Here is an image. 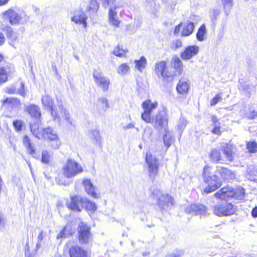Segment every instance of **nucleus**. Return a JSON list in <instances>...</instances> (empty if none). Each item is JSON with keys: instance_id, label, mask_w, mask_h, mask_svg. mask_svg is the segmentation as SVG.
<instances>
[{"instance_id": "obj_1", "label": "nucleus", "mask_w": 257, "mask_h": 257, "mask_svg": "<svg viewBox=\"0 0 257 257\" xmlns=\"http://www.w3.org/2000/svg\"><path fill=\"white\" fill-rule=\"evenodd\" d=\"M31 132L39 140L45 139L49 141V145L53 149H58L61 142L56 132L50 127L41 128L38 122L30 124Z\"/></svg>"}, {"instance_id": "obj_2", "label": "nucleus", "mask_w": 257, "mask_h": 257, "mask_svg": "<svg viewBox=\"0 0 257 257\" xmlns=\"http://www.w3.org/2000/svg\"><path fill=\"white\" fill-rule=\"evenodd\" d=\"M203 181L208 184L204 189V192L209 193L215 191L221 186V182L216 174L212 172L211 168L205 166L202 174Z\"/></svg>"}, {"instance_id": "obj_3", "label": "nucleus", "mask_w": 257, "mask_h": 257, "mask_svg": "<svg viewBox=\"0 0 257 257\" xmlns=\"http://www.w3.org/2000/svg\"><path fill=\"white\" fill-rule=\"evenodd\" d=\"M4 19L8 20L12 25H23L29 19V17L25 13H19L13 9H9L2 14Z\"/></svg>"}, {"instance_id": "obj_4", "label": "nucleus", "mask_w": 257, "mask_h": 257, "mask_svg": "<svg viewBox=\"0 0 257 257\" xmlns=\"http://www.w3.org/2000/svg\"><path fill=\"white\" fill-rule=\"evenodd\" d=\"M63 175L67 178H72L83 172L81 166L72 159H68L62 168Z\"/></svg>"}, {"instance_id": "obj_5", "label": "nucleus", "mask_w": 257, "mask_h": 257, "mask_svg": "<svg viewBox=\"0 0 257 257\" xmlns=\"http://www.w3.org/2000/svg\"><path fill=\"white\" fill-rule=\"evenodd\" d=\"M151 123L157 130L161 131H166L168 128V117L164 109L160 110L155 116L150 118L149 121H145Z\"/></svg>"}, {"instance_id": "obj_6", "label": "nucleus", "mask_w": 257, "mask_h": 257, "mask_svg": "<svg viewBox=\"0 0 257 257\" xmlns=\"http://www.w3.org/2000/svg\"><path fill=\"white\" fill-rule=\"evenodd\" d=\"M236 211V208L232 204L224 203L217 204L213 207V213L217 216H229Z\"/></svg>"}, {"instance_id": "obj_7", "label": "nucleus", "mask_w": 257, "mask_h": 257, "mask_svg": "<svg viewBox=\"0 0 257 257\" xmlns=\"http://www.w3.org/2000/svg\"><path fill=\"white\" fill-rule=\"evenodd\" d=\"M146 160L148 166L149 176L150 177L154 178L159 171L158 160L150 153H148L146 154Z\"/></svg>"}, {"instance_id": "obj_8", "label": "nucleus", "mask_w": 257, "mask_h": 257, "mask_svg": "<svg viewBox=\"0 0 257 257\" xmlns=\"http://www.w3.org/2000/svg\"><path fill=\"white\" fill-rule=\"evenodd\" d=\"M93 76L96 84L100 87L103 92L108 91L110 84L109 78L104 76L102 73L95 70Z\"/></svg>"}, {"instance_id": "obj_9", "label": "nucleus", "mask_w": 257, "mask_h": 257, "mask_svg": "<svg viewBox=\"0 0 257 257\" xmlns=\"http://www.w3.org/2000/svg\"><path fill=\"white\" fill-rule=\"evenodd\" d=\"M142 106L144 111L141 114V118L144 121H149L151 117V114L152 111L157 108L158 103L152 102L151 100H148L144 101Z\"/></svg>"}, {"instance_id": "obj_10", "label": "nucleus", "mask_w": 257, "mask_h": 257, "mask_svg": "<svg viewBox=\"0 0 257 257\" xmlns=\"http://www.w3.org/2000/svg\"><path fill=\"white\" fill-rule=\"evenodd\" d=\"M85 200L77 196L71 197L70 201L67 203L68 208L75 211H80L81 208L84 207V201Z\"/></svg>"}, {"instance_id": "obj_11", "label": "nucleus", "mask_w": 257, "mask_h": 257, "mask_svg": "<svg viewBox=\"0 0 257 257\" xmlns=\"http://www.w3.org/2000/svg\"><path fill=\"white\" fill-rule=\"evenodd\" d=\"M79 240L86 243L90 238V228L85 223L81 222L78 226Z\"/></svg>"}, {"instance_id": "obj_12", "label": "nucleus", "mask_w": 257, "mask_h": 257, "mask_svg": "<svg viewBox=\"0 0 257 257\" xmlns=\"http://www.w3.org/2000/svg\"><path fill=\"white\" fill-rule=\"evenodd\" d=\"M207 208L202 204H191L185 209V212L192 215H205Z\"/></svg>"}, {"instance_id": "obj_13", "label": "nucleus", "mask_w": 257, "mask_h": 257, "mask_svg": "<svg viewBox=\"0 0 257 257\" xmlns=\"http://www.w3.org/2000/svg\"><path fill=\"white\" fill-rule=\"evenodd\" d=\"M199 50V48L197 45H190L187 46L183 52H182L180 56L183 60H187L192 58L196 55Z\"/></svg>"}, {"instance_id": "obj_14", "label": "nucleus", "mask_w": 257, "mask_h": 257, "mask_svg": "<svg viewBox=\"0 0 257 257\" xmlns=\"http://www.w3.org/2000/svg\"><path fill=\"white\" fill-rule=\"evenodd\" d=\"M235 190L231 187H223L217 192L214 196L216 198L222 200L228 199L234 196Z\"/></svg>"}, {"instance_id": "obj_15", "label": "nucleus", "mask_w": 257, "mask_h": 257, "mask_svg": "<svg viewBox=\"0 0 257 257\" xmlns=\"http://www.w3.org/2000/svg\"><path fill=\"white\" fill-rule=\"evenodd\" d=\"M1 103L3 106H7L12 109L18 110L21 108V101L15 97H9L2 99Z\"/></svg>"}, {"instance_id": "obj_16", "label": "nucleus", "mask_w": 257, "mask_h": 257, "mask_svg": "<svg viewBox=\"0 0 257 257\" xmlns=\"http://www.w3.org/2000/svg\"><path fill=\"white\" fill-rule=\"evenodd\" d=\"M87 17L81 9L76 10L74 12V15L71 18V21L76 24H82L84 28H86V20Z\"/></svg>"}, {"instance_id": "obj_17", "label": "nucleus", "mask_w": 257, "mask_h": 257, "mask_svg": "<svg viewBox=\"0 0 257 257\" xmlns=\"http://www.w3.org/2000/svg\"><path fill=\"white\" fill-rule=\"evenodd\" d=\"M41 101L45 109H48L54 119L57 117V113L53 108V100L49 95H45L42 97Z\"/></svg>"}, {"instance_id": "obj_18", "label": "nucleus", "mask_w": 257, "mask_h": 257, "mask_svg": "<svg viewBox=\"0 0 257 257\" xmlns=\"http://www.w3.org/2000/svg\"><path fill=\"white\" fill-rule=\"evenodd\" d=\"M82 184L84 187L86 193L90 196L94 198H98L99 196L95 192V188L89 179H84Z\"/></svg>"}, {"instance_id": "obj_19", "label": "nucleus", "mask_w": 257, "mask_h": 257, "mask_svg": "<svg viewBox=\"0 0 257 257\" xmlns=\"http://www.w3.org/2000/svg\"><path fill=\"white\" fill-rule=\"evenodd\" d=\"M221 149L227 161L231 162L234 158V148L232 145L227 144H223L221 146Z\"/></svg>"}, {"instance_id": "obj_20", "label": "nucleus", "mask_w": 257, "mask_h": 257, "mask_svg": "<svg viewBox=\"0 0 257 257\" xmlns=\"http://www.w3.org/2000/svg\"><path fill=\"white\" fill-rule=\"evenodd\" d=\"M195 28L194 23L188 21L186 23H182L181 35L183 37H186L190 35L193 32Z\"/></svg>"}, {"instance_id": "obj_21", "label": "nucleus", "mask_w": 257, "mask_h": 257, "mask_svg": "<svg viewBox=\"0 0 257 257\" xmlns=\"http://www.w3.org/2000/svg\"><path fill=\"white\" fill-rule=\"evenodd\" d=\"M71 257H87L86 252L78 246H74L69 249Z\"/></svg>"}, {"instance_id": "obj_22", "label": "nucleus", "mask_w": 257, "mask_h": 257, "mask_svg": "<svg viewBox=\"0 0 257 257\" xmlns=\"http://www.w3.org/2000/svg\"><path fill=\"white\" fill-rule=\"evenodd\" d=\"M189 84L187 80L180 79L177 85L176 89L177 92L182 94H187L189 89Z\"/></svg>"}, {"instance_id": "obj_23", "label": "nucleus", "mask_w": 257, "mask_h": 257, "mask_svg": "<svg viewBox=\"0 0 257 257\" xmlns=\"http://www.w3.org/2000/svg\"><path fill=\"white\" fill-rule=\"evenodd\" d=\"M158 204L160 207L165 209L166 207L173 205V198L168 194H164L163 196H162V198L159 200Z\"/></svg>"}, {"instance_id": "obj_24", "label": "nucleus", "mask_w": 257, "mask_h": 257, "mask_svg": "<svg viewBox=\"0 0 257 257\" xmlns=\"http://www.w3.org/2000/svg\"><path fill=\"white\" fill-rule=\"evenodd\" d=\"M27 111L30 115L37 119L41 116V112L39 107L35 104H30L26 107Z\"/></svg>"}, {"instance_id": "obj_25", "label": "nucleus", "mask_w": 257, "mask_h": 257, "mask_svg": "<svg viewBox=\"0 0 257 257\" xmlns=\"http://www.w3.org/2000/svg\"><path fill=\"white\" fill-rule=\"evenodd\" d=\"M171 63L176 71L179 74H182L183 70V65L182 61L176 56L173 57Z\"/></svg>"}, {"instance_id": "obj_26", "label": "nucleus", "mask_w": 257, "mask_h": 257, "mask_svg": "<svg viewBox=\"0 0 257 257\" xmlns=\"http://www.w3.org/2000/svg\"><path fill=\"white\" fill-rule=\"evenodd\" d=\"M217 171L224 179H232L235 178V174L230 170L223 167H220Z\"/></svg>"}, {"instance_id": "obj_27", "label": "nucleus", "mask_w": 257, "mask_h": 257, "mask_svg": "<svg viewBox=\"0 0 257 257\" xmlns=\"http://www.w3.org/2000/svg\"><path fill=\"white\" fill-rule=\"evenodd\" d=\"M89 137L92 140L94 141L96 145L99 146L101 145V137L100 135L99 130L95 129L90 131L89 132Z\"/></svg>"}, {"instance_id": "obj_28", "label": "nucleus", "mask_w": 257, "mask_h": 257, "mask_svg": "<svg viewBox=\"0 0 257 257\" xmlns=\"http://www.w3.org/2000/svg\"><path fill=\"white\" fill-rule=\"evenodd\" d=\"M207 38V30L205 24H202L196 33V39L199 41H203Z\"/></svg>"}, {"instance_id": "obj_29", "label": "nucleus", "mask_w": 257, "mask_h": 257, "mask_svg": "<svg viewBox=\"0 0 257 257\" xmlns=\"http://www.w3.org/2000/svg\"><path fill=\"white\" fill-rule=\"evenodd\" d=\"M211 160L215 163H221L222 161V156L219 149H215L211 151L210 154Z\"/></svg>"}, {"instance_id": "obj_30", "label": "nucleus", "mask_w": 257, "mask_h": 257, "mask_svg": "<svg viewBox=\"0 0 257 257\" xmlns=\"http://www.w3.org/2000/svg\"><path fill=\"white\" fill-rule=\"evenodd\" d=\"M166 63L164 61H160L155 64V72L156 75L160 78V75L166 70Z\"/></svg>"}, {"instance_id": "obj_31", "label": "nucleus", "mask_w": 257, "mask_h": 257, "mask_svg": "<svg viewBox=\"0 0 257 257\" xmlns=\"http://www.w3.org/2000/svg\"><path fill=\"white\" fill-rule=\"evenodd\" d=\"M109 22L113 26L118 27L120 23L119 20L118 19L116 12L112 9H110L109 12Z\"/></svg>"}, {"instance_id": "obj_32", "label": "nucleus", "mask_w": 257, "mask_h": 257, "mask_svg": "<svg viewBox=\"0 0 257 257\" xmlns=\"http://www.w3.org/2000/svg\"><path fill=\"white\" fill-rule=\"evenodd\" d=\"M134 63L136 68L142 72L146 67L147 60L144 56H142L139 60H135Z\"/></svg>"}, {"instance_id": "obj_33", "label": "nucleus", "mask_w": 257, "mask_h": 257, "mask_svg": "<svg viewBox=\"0 0 257 257\" xmlns=\"http://www.w3.org/2000/svg\"><path fill=\"white\" fill-rule=\"evenodd\" d=\"M23 143L27 148V151L30 155H33L35 153V149L31 144V141L30 138L25 136L23 138Z\"/></svg>"}, {"instance_id": "obj_34", "label": "nucleus", "mask_w": 257, "mask_h": 257, "mask_svg": "<svg viewBox=\"0 0 257 257\" xmlns=\"http://www.w3.org/2000/svg\"><path fill=\"white\" fill-rule=\"evenodd\" d=\"M96 105L98 109H100L103 111H106L109 107L108 101L107 99L104 97L98 98Z\"/></svg>"}, {"instance_id": "obj_35", "label": "nucleus", "mask_w": 257, "mask_h": 257, "mask_svg": "<svg viewBox=\"0 0 257 257\" xmlns=\"http://www.w3.org/2000/svg\"><path fill=\"white\" fill-rule=\"evenodd\" d=\"M127 49H123L119 45L117 46L113 51V54L119 57H126Z\"/></svg>"}, {"instance_id": "obj_36", "label": "nucleus", "mask_w": 257, "mask_h": 257, "mask_svg": "<svg viewBox=\"0 0 257 257\" xmlns=\"http://www.w3.org/2000/svg\"><path fill=\"white\" fill-rule=\"evenodd\" d=\"M83 198L85 200V201H84V207H85L86 209L92 211H94L96 210L97 207L94 202L88 200L86 198Z\"/></svg>"}, {"instance_id": "obj_37", "label": "nucleus", "mask_w": 257, "mask_h": 257, "mask_svg": "<svg viewBox=\"0 0 257 257\" xmlns=\"http://www.w3.org/2000/svg\"><path fill=\"white\" fill-rule=\"evenodd\" d=\"M164 131L166 132V134L164 135L163 141L165 146L168 148L171 146V144L172 143V138L169 132L168 128H167L166 131Z\"/></svg>"}, {"instance_id": "obj_38", "label": "nucleus", "mask_w": 257, "mask_h": 257, "mask_svg": "<svg viewBox=\"0 0 257 257\" xmlns=\"http://www.w3.org/2000/svg\"><path fill=\"white\" fill-rule=\"evenodd\" d=\"M220 13V10L218 9H213L210 10L209 15L211 21L215 23Z\"/></svg>"}, {"instance_id": "obj_39", "label": "nucleus", "mask_w": 257, "mask_h": 257, "mask_svg": "<svg viewBox=\"0 0 257 257\" xmlns=\"http://www.w3.org/2000/svg\"><path fill=\"white\" fill-rule=\"evenodd\" d=\"M130 70V66L126 63H123L119 65L117 69L118 74L120 75L126 74Z\"/></svg>"}, {"instance_id": "obj_40", "label": "nucleus", "mask_w": 257, "mask_h": 257, "mask_svg": "<svg viewBox=\"0 0 257 257\" xmlns=\"http://www.w3.org/2000/svg\"><path fill=\"white\" fill-rule=\"evenodd\" d=\"M51 158V155L47 151H43L41 157V161L42 163L44 164H48L50 162Z\"/></svg>"}, {"instance_id": "obj_41", "label": "nucleus", "mask_w": 257, "mask_h": 257, "mask_svg": "<svg viewBox=\"0 0 257 257\" xmlns=\"http://www.w3.org/2000/svg\"><path fill=\"white\" fill-rule=\"evenodd\" d=\"M164 195L160 190L157 189H154L152 192V196L153 199L157 200L158 204L159 203V200L161 199L162 196Z\"/></svg>"}, {"instance_id": "obj_42", "label": "nucleus", "mask_w": 257, "mask_h": 257, "mask_svg": "<svg viewBox=\"0 0 257 257\" xmlns=\"http://www.w3.org/2000/svg\"><path fill=\"white\" fill-rule=\"evenodd\" d=\"M8 79L7 72L4 68H0V82L5 83Z\"/></svg>"}, {"instance_id": "obj_43", "label": "nucleus", "mask_w": 257, "mask_h": 257, "mask_svg": "<svg viewBox=\"0 0 257 257\" xmlns=\"http://www.w3.org/2000/svg\"><path fill=\"white\" fill-rule=\"evenodd\" d=\"M98 0H91L90 4L87 7L88 10L97 11L99 8Z\"/></svg>"}, {"instance_id": "obj_44", "label": "nucleus", "mask_w": 257, "mask_h": 257, "mask_svg": "<svg viewBox=\"0 0 257 257\" xmlns=\"http://www.w3.org/2000/svg\"><path fill=\"white\" fill-rule=\"evenodd\" d=\"M187 124V120L184 117H180L178 124V129L182 132Z\"/></svg>"}, {"instance_id": "obj_45", "label": "nucleus", "mask_w": 257, "mask_h": 257, "mask_svg": "<svg viewBox=\"0 0 257 257\" xmlns=\"http://www.w3.org/2000/svg\"><path fill=\"white\" fill-rule=\"evenodd\" d=\"M1 29L6 31V35L7 37H12V36L16 34L14 32L12 28L10 26H7L5 27V26L2 25Z\"/></svg>"}, {"instance_id": "obj_46", "label": "nucleus", "mask_w": 257, "mask_h": 257, "mask_svg": "<svg viewBox=\"0 0 257 257\" xmlns=\"http://www.w3.org/2000/svg\"><path fill=\"white\" fill-rule=\"evenodd\" d=\"M1 29L6 31V35L7 37H12V36L16 34L14 32L12 28L10 26H7L5 27V26L2 25Z\"/></svg>"}, {"instance_id": "obj_47", "label": "nucleus", "mask_w": 257, "mask_h": 257, "mask_svg": "<svg viewBox=\"0 0 257 257\" xmlns=\"http://www.w3.org/2000/svg\"><path fill=\"white\" fill-rule=\"evenodd\" d=\"M222 1L223 3L225 13L226 14V15H227L230 8H231V7L232 6V0H222Z\"/></svg>"}, {"instance_id": "obj_48", "label": "nucleus", "mask_w": 257, "mask_h": 257, "mask_svg": "<svg viewBox=\"0 0 257 257\" xmlns=\"http://www.w3.org/2000/svg\"><path fill=\"white\" fill-rule=\"evenodd\" d=\"M245 194L244 190L242 188H238L235 190V197L238 199H242Z\"/></svg>"}, {"instance_id": "obj_49", "label": "nucleus", "mask_w": 257, "mask_h": 257, "mask_svg": "<svg viewBox=\"0 0 257 257\" xmlns=\"http://www.w3.org/2000/svg\"><path fill=\"white\" fill-rule=\"evenodd\" d=\"M160 77H162L168 82L171 81L173 79V75L166 70L160 75Z\"/></svg>"}, {"instance_id": "obj_50", "label": "nucleus", "mask_w": 257, "mask_h": 257, "mask_svg": "<svg viewBox=\"0 0 257 257\" xmlns=\"http://www.w3.org/2000/svg\"><path fill=\"white\" fill-rule=\"evenodd\" d=\"M182 46V42L179 39H176L174 40L171 44V47L174 50H176Z\"/></svg>"}, {"instance_id": "obj_51", "label": "nucleus", "mask_w": 257, "mask_h": 257, "mask_svg": "<svg viewBox=\"0 0 257 257\" xmlns=\"http://www.w3.org/2000/svg\"><path fill=\"white\" fill-rule=\"evenodd\" d=\"M46 235V234L43 231H41L38 236V242L36 244V249H39L41 247V241L44 239Z\"/></svg>"}, {"instance_id": "obj_52", "label": "nucleus", "mask_w": 257, "mask_h": 257, "mask_svg": "<svg viewBox=\"0 0 257 257\" xmlns=\"http://www.w3.org/2000/svg\"><path fill=\"white\" fill-rule=\"evenodd\" d=\"M247 148L251 153L256 151L257 144L255 142H250L247 144Z\"/></svg>"}, {"instance_id": "obj_53", "label": "nucleus", "mask_w": 257, "mask_h": 257, "mask_svg": "<svg viewBox=\"0 0 257 257\" xmlns=\"http://www.w3.org/2000/svg\"><path fill=\"white\" fill-rule=\"evenodd\" d=\"M17 94L25 97L26 96V92L24 89V84L23 82H21L19 84V87L17 88Z\"/></svg>"}, {"instance_id": "obj_54", "label": "nucleus", "mask_w": 257, "mask_h": 257, "mask_svg": "<svg viewBox=\"0 0 257 257\" xmlns=\"http://www.w3.org/2000/svg\"><path fill=\"white\" fill-rule=\"evenodd\" d=\"M246 117L252 119L257 116V111L253 109H249L246 113Z\"/></svg>"}, {"instance_id": "obj_55", "label": "nucleus", "mask_w": 257, "mask_h": 257, "mask_svg": "<svg viewBox=\"0 0 257 257\" xmlns=\"http://www.w3.org/2000/svg\"><path fill=\"white\" fill-rule=\"evenodd\" d=\"M5 92L8 94H17V88L15 86L12 85V86L6 87L5 89Z\"/></svg>"}, {"instance_id": "obj_56", "label": "nucleus", "mask_w": 257, "mask_h": 257, "mask_svg": "<svg viewBox=\"0 0 257 257\" xmlns=\"http://www.w3.org/2000/svg\"><path fill=\"white\" fill-rule=\"evenodd\" d=\"M23 124V122L20 120H16L13 121L14 126L17 131H20L22 130Z\"/></svg>"}, {"instance_id": "obj_57", "label": "nucleus", "mask_w": 257, "mask_h": 257, "mask_svg": "<svg viewBox=\"0 0 257 257\" xmlns=\"http://www.w3.org/2000/svg\"><path fill=\"white\" fill-rule=\"evenodd\" d=\"M221 96L220 94L216 95L213 99L211 100L210 105L211 106L215 105L217 102L221 100Z\"/></svg>"}, {"instance_id": "obj_58", "label": "nucleus", "mask_w": 257, "mask_h": 257, "mask_svg": "<svg viewBox=\"0 0 257 257\" xmlns=\"http://www.w3.org/2000/svg\"><path fill=\"white\" fill-rule=\"evenodd\" d=\"M68 227V226H66L64 229L57 234V238L58 239L59 238L65 237V233L66 232L67 228Z\"/></svg>"}, {"instance_id": "obj_59", "label": "nucleus", "mask_w": 257, "mask_h": 257, "mask_svg": "<svg viewBox=\"0 0 257 257\" xmlns=\"http://www.w3.org/2000/svg\"><path fill=\"white\" fill-rule=\"evenodd\" d=\"M61 109V112L62 114V116H64L66 120H68L69 119V114L68 112V111L64 108H63L62 107H60Z\"/></svg>"}, {"instance_id": "obj_60", "label": "nucleus", "mask_w": 257, "mask_h": 257, "mask_svg": "<svg viewBox=\"0 0 257 257\" xmlns=\"http://www.w3.org/2000/svg\"><path fill=\"white\" fill-rule=\"evenodd\" d=\"M8 38L9 40V43L11 45L14 46V43L17 39V35H14L12 37H8Z\"/></svg>"}, {"instance_id": "obj_61", "label": "nucleus", "mask_w": 257, "mask_h": 257, "mask_svg": "<svg viewBox=\"0 0 257 257\" xmlns=\"http://www.w3.org/2000/svg\"><path fill=\"white\" fill-rule=\"evenodd\" d=\"M8 38L9 40V43L11 45L14 46V43L17 39V35H14L12 37H8Z\"/></svg>"}, {"instance_id": "obj_62", "label": "nucleus", "mask_w": 257, "mask_h": 257, "mask_svg": "<svg viewBox=\"0 0 257 257\" xmlns=\"http://www.w3.org/2000/svg\"><path fill=\"white\" fill-rule=\"evenodd\" d=\"M182 23H180L178 25L176 26L175 28L174 34L176 36H178L180 33L181 28L182 27Z\"/></svg>"}, {"instance_id": "obj_63", "label": "nucleus", "mask_w": 257, "mask_h": 257, "mask_svg": "<svg viewBox=\"0 0 257 257\" xmlns=\"http://www.w3.org/2000/svg\"><path fill=\"white\" fill-rule=\"evenodd\" d=\"M212 133L215 135H220L221 134L220 126L213 127Z\"/></svg>"}, {"instance_id": "obj_64", "label": "nucleus", "mask_w": 257, "mask_h": 257, "mask_svg": "<svg viewBox=\"0 0 257 257\" xmlns=\"http://www.w3.org/2000/svg\"><path fill=\"white\" fill-rule=\"evenodd\" d=\"M181 253L179 252H173L172 253H171L168 255H167L166 257H180L181 256Z\"/></svg>"}]
</instances>
